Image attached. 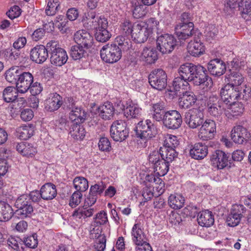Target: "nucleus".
<instances>
[{
    "instance_id": "obj_57",
    "label": "nucleus",
    "mask_w": 251,
    "mask_h": 251,
    "mask_svg": "<svg viewBox=\"0 0 251 251\" xmlns=\"http://www.w3.org/2000/svg\"><path fill=\"white\" fill-rule=\"evenodd\" d=\"M133 27V25L129 20H125L121 25V32L124 36L131 35Z\"/></svg>"
},
{
    "instance_id": "obj_20",
    "label": "nucleus",
    "mask_w": 251,
    "mask_h": 251,
    "mask_svg": "<svg viewBox=\"0 0 251 251\" xmlns=\"http://www.w3.org/2000/svg\"><path fill=\"white\" fill-rule=\"evenodd\" d=\"M74 39L77 45L85 49H90L93 46V36L85 30H80L76 32L74 35Z\"/></svg>"
},
{
    "instance_id": "obj_54",
    "label": "nucleus",
    "mask_w": 251,
    "mask_h": 251,
    "mask_svg": "<svg viewBox=\"0 0 251 251\" xmlns=\"http://www.w3.org/2000/svg\"><path fill=\"white\" fill-rule=\"evenodd\" d=\"M37 237V235L34 233L32 235L24 237L23 242L26 247L31 249H35L37 247L38 244Z\"/></svg>"
},
{
    "instance_id": "obj_38",
    "label": "nucleus",
    "mask_w": 251,
    "mask_h": 251,
    "mask_svg": "<svg viewBox=\"0 0 251 251\" xmlns=\"http://www.w3.org/2000/svg\"><path fill=\"white\" fill-rule=\"evenodd\" d=\"M231 105L230 111H226V115L228 118H237L240 116L244 111V106L241 102L235 103V101L233 103H228Z\"/></svg>"
},
{
    "instance_id": "obj_31",
    "label": "nucleus",
    "mask_w": 251,
    "mask_h": 251,
    "mask_svg": "<svg viewBox=\"0 0 251 251\" xmlns=\"http://www.w3.org/2000/svg\"><path fill=\"white\" fill-rule=\"evenodd\" d=\"M182 97L179 99L178 104L182 108H188L194 105L196 101L197 98L194 94L191 92L186 91L182 92Z\"/></svg>"
},
{
    "instance_id": "obj_27",
    "label": "nucleus",
    "mask_w": 251,
    "mask_h": 251,
    "mask_svg": "<svg viewBox=\"0 0 251 251\" xmlns=\"http://www.w3.org/2000/svg\"><path fill=\"white\" fill-rule=\"evenodd\" d=\"M133 16L136 19L144 17L148 12V7L141 0H132L131 1Z\"/></svg>"
},
{
    "instance_id": "obj_11",
    "label": "nucleus",
    "mask_w": 251,
    "mask_h": 251,
    "mask_svg": "<svg viewBox=\"0 0 251 251\" xmlns=\"http://www.w3.org/2000/svg\"><path fill=\"white\" fill-rule=\"evenodd\" d=\"M136 128L137 135H141V137L150 139L154 137L158 132L156 126L149 119L144 122L140 121L137 124Z\"/></svg>"
},
{
    "instance_id": "obj_41",
    "label": "nucleus",
    "mask_w": 251,
    "mask_h": 251,
    "mask_svg": "<svg viewBox=\"0 0 251 251\" xmlns=\"http://www.w3.org/2000/svg\"><path fill=\"white\" fill-rule=\"evenodd\" d=\"M185 202V198L181 195L172 194L168 198L169 206L174 209H180Z\"/></svg>"
},
{
    "instance_id": "obj_49",
    "label": "nucleus",
    "mask_w": 251,
    "mask_h": 251,
    "mask_svg": "<svg viewBox=\"0 0 251 251\" xmlns=\"http://www.w3.org/2000/svg\"><path fill=\"white\" fill-rule=\"evenodd\" d=\"M10 114L11 115H17L23 107L25 106L26 103L25 100L23 98H20L11 102Z\"/></svg>"
},
{
    "instance_id": "obj_10",
    "label": "nucleus",
    "mask_w": 251,
    "mask_h": 251,
    "mask_svg": "<svg viewBox=\"0 0 251 251\" xmlns=\"http://www.w3.org/2000/svg\"><path fill=\"white\" fill-rule=\"evenodd\" d=\"M184 121L191 128H196L204 122L203 112L197 108L190 109L185 112Z\"/></svg>"
},
{
    "instance_id": "obj_46",
    "label": "nucleus",
    "mask_w": 251,
    "mask_h": 251,
    "mask_svg": "<svg viewBox=\"0 0 251 251\" xmlns=\"http://www.w3.org/2000/svg\"><path fill=\"white\" fill-rule=\"evenodd\" d=\"M19 93L16 87L8 86L3 91L2 97L3 100L6 102H11L16 100Z\"/></svg>"
},
{
    "instance_id": "obj_63",
    "label": "nucleus",
    "mask_w": 251,
    "mask_h": 251,
    "mask_svg": "<svg viewBox=\"0 0 251 251\" xmlns=\"http://www.w3.org/2000/svg\"><path fill=\"white\" fill-rule=\"evenodd\" d=\"M108 222L107 214L103 211H100L97 214L95 218V221L92 224H95L96 225L104 224Z\"/></svg>"
},
{
    "instance_id": "obj_7",
    "label": "nucleus",
    "mask_w": 251,
    "mask_h": 251,
    "mask_svg": "<svg viewBox=\"0 0 251 251\" xmlns=\"http://www.w3.org/2000/svg\"><path fill=\"white\" fill-rule=\"evenodd\" d=\"M149 82L152 88L161 91L167 86V74L161 69H155L149 75Z\"/></svg>"
},
{
    "instance_id": "obj_24",
    "label": "nucleus",
    "mask_w": 251,
    "mask_h": 251,
    "mask_svg": "<svg viewBox=\"0 0 251 251\" xmlns=\"http://www.w3.org/2000/svg\"><path fill=\"white\" fill-rule=\"evenodd\" d=\"M208 153V147L202 143L195 144L189 151L190 156L193 159L201 160L206 156Z\"/></svg>"
},
{
    "instance_id": "obj_28",
    "label": "nucleus",
    "mask_w": 251,
    "mask_h": 251,
    "mask_svg": "<svg viewBox=\"0 0 251 251\" xmlns=\"http://www.w3.org/2000/svg\"><path fill=\"white\" fill-rule=\"evenodd\" d=\"M197 220L199 224L202 226L209 227L214 223V216L208 210L199 212Z\"/></svg>"
},
{
    "instance_id": "obj_48",
    "label": "nucleus",
    "mask_w": 251,
    "mask_h": 251,
    "mask_svg": "<svg viewBox=\"0 0 251 251\" xmlns=\"http://www.w3.org/2000/svg\"><path fill=\"white\" fill-rule=\"evenodd\" d=\"M73 184L76 191L82 192L88 188V181L86 178L82 176H76L73 180Z\"/></svg>"
},
{
    "instance_id": "obj_43",
    "label": "nucleus",
    "mask_w": 251,
    "mask_h": 251,
    "mask_svg": "<svg viewBox=\"0 0 251 251\" xmlns=\"http://www.w3.org/2000/svg\"><path fill=\"white\" fill-rule=\"evenodd\" d=\"M230 79V82L226 84L224 87L230 85L231 88H235L244 84L245 78L241 72H234L233 71L231 74Z\"/></svg>"
},
{
    "instance_id": "obj_36",
    "label": "nucleus",
    "mask_w": 251,
    "mask_h": 251,
    "mask_svg": "<svg viewBox=\"0 0 251 251\" xmlns=\"http://www.w3.org/2000/svg\"><path fill=\"white\" fill-rule=\"evenodd\" d=\"M142 109L137 104L131 102L127 103L124 109V115L127 118H138L141 115Z\"/></svg>"
},
{
    "instance_id": "obj_34",
    "label": "nucleus",
    "mask_w": 251,
    "mask_h": 251,
    "mask_svg": "<svg viewBox=\"0 0 251 251\" xmlns=\"http://www.w3.org/2000/svg\"><path fill=\"white\" fill-rule=\"evenodd\" d=\"M151 108L153 111L152 114L153 119L157 122L163 121L167 112L165 109V103L161 101L152 104Z\"/></svg>"
},
{
    "instance_id": "obj_29",
    "label": "nucleus",
    "mask_w": 251,
    "mask_h": 251,
    "mask_svg": "<svg viewBox=\"0 0 251 251\" xmlns=\"http://www.w3.org/2000/svg\"><path fill=\"white\" fill-rule=\"evenodd\" d=\"M40 191L42 196V199L44 200H51L57 195L56 186L51 183H45L41 187Z\"/></svg>"
},
{
    "instance_id": "obj_64",
    "label": "nucleus",
    "mask_w": 251,
    "mask_h": 251,
    "mask_svg": "<svg viewBox=\"0 0 251 251\" xmlns=\"http://www.w3.org/2000/svg\"><path fill=\"white\" fill-rule=\"evenodd\" d=\"M6 15L11 20L19 17L21 14V9L19 6L14 5L6 12Z\"/></svg>"
},
{
    "instance_id": "obj_12",
    "label": "nucleus",
    "mask_w": 251,
    "mask_h": 251,
    "mask_svg": "<svg viewBox=\"0 0 251 251\" xmlns=\"http://www.w3.org/2000/svg\"><path fill=\"white\" fill-rule=\"evenodd\" d=\"M128 129L121 120L116 121L111 126V138L115 141L125 140L128 137Z\"/></svg>"
},
{
    "instance_id": "obj_19",
    "label": "nucleus",
    "mask_w": 251,
    "mask_h": 251,
    "mask_svg": "<svg viewBox=\"0 0 251 251\" xmlns=\"http://www.w3.org/2000/svg\"><path fill=\"white\" fill-rule=\"evenodd\" d=\"M16 87L20 93L24 94L29 90L33 82V76L29 72H21Z\"/></svg>"
},
{
    "instance_id": "obj_52",
    "label": "nucleus",
    "mask_w": 251,
    "mask_h": 251,
    "mask_svg": "<svg viewBox=\"0 0 251 251\" xmlns=\"http://www.w3.org/2000/svg\"><path fill=\"white\" fill-rule=\"evenodd\" d=\"M58 0H49L46 9V13L48 16H53L58 10L59 6Z\"/></svg>"
},
{
    "instance_id": "obj_18",
    "label": "nucleus",
    "mask_w": 251,
    "mask_h": 251,
    "mask_svg": "<svg viewBox=\"0 0 251 251\" xmlns=\"http://www.w3.org/2000/svg\"><path fill=\"white\" fill-rule=\"evenodd\" d=\"M47 47L42 45H37L32 48L30 51V57L32 61L38 64L44 63L49 56Z\"/></svg>"
},
{
    "instance_id": "obj_53",
    "label": "nucleus",
    "mask_w": 251,
    "mask_h": 251,
    "mask_svg": "<svg viewBox=\"0 0 251 251\" xmlns=\"http://www.w3.org/2000/svg\"><path fill=\"white\" fill-rule=\"evenodd\" d=\"M242 17L246 21L251 20V1H246L240 6Z\"/></svg>"
},
{
    "instance_id": "obj_44",
    "label": "nucleus",
    "mask_w": 251,
    "mask_h": 251,
    "mask_svg": "<svg viewBox=\"0 0 251 251\" xmlns=\"http://www.w3.org/2000/svg\"><path fill=\"white\" fill-rule=\"evenodd\" d=\"M21 72L22 70L18 67L10 68L5 73L6 80L10 83L16 84Z\"/></svg>"
},
{
    "instance_id": "obj_13",
    "label": "nucleus",
    "mask_w": 251,
    "mask_h": 251,
    "mask_svg": "<svg viewBox=\"0 0 251 251\" xmlns=\"http://www.w3.org/2000/svg\"><path fill=\"white\" fill-rule=\"evenodd\" d=\"M193 23L188 24H176L175 26V33L180 41H185L192 36L194 37L201 35L198 31L194 29Z\"/></svg>"
},
{
    "instance_id": "obj_39",
    "label": "nucleus",
    "mask_w": 251,
    "mask_h": 251,
    "mask_svg": "<svg viewBox=\"0 0 251 251\" xmlns=\"http://www.w3.org/2000/svg\"><path fill=\"white\" fill-rule=\"evenodd\" d=\"M158 152L163 160H165V161L169 163L172 162L177 156V152L173 148L163 146L160 147Z\"/></svg>"
},
{
    "instance_id": "obj_51",
    "label": "nucleus",
    "mask_w": 251,
    "mask_h": 251,
    "mask_svg": "<svg viewBox=\"0 0 251 251\" xmlns=\"http://www.w3.org/2000/svg\"><path fill=\"white\" fill-rule=\"evenodd\" d=\"M15 205L17 209H22L24 208L32 205L31 202L27 195H22L16 200Z\"/></svg>"
},
{
    "instance_id": "obj_26",
    "label": "nucleus",
    "mask_w": 251,
    "mask_h": 251,
    "mask_svg": "<svg viewBox=\"0 0 251 251\" xmlns=\"http://www.w3.org/2000/svg\"><path fill=\"white\" fill-rule=\"evenodd\" d=\"M62 104V97L57 93H53L46 100L45 109L48 111L53 112L59 109Z\"/></svg>"
},
{
    "instance_id": "obj_17",
    "label": "nucleus",
    "mask_w": 251,
    "mask_h": 251,
    "mask_svg": "<svg viewBox=\"0 0 251 251\" xmlns=\"http://www.w3.org/2000/svg\"><path fill=\"white\" fill-rule=\"evenodd\" d=\"M151 33V31L147 29L146 24L141 22L133 25L131 36L135 42L141 43L148 39Z\"/></svg>"
},
{
    "instance_id": "obj_42",
    "label": "nucleus",
    "mask_w": 251,
    "mask_h": 251,
    "mask_svg": "<svg viewBox=\"0 0 251 251\" xmlns=\"http://www.w3.org/2000/svg\"><path fill=\"white\" fill-rule=\"evenodd\" d=\"M84 49L83 47H81L77 44V45L73 46L71 47L70 51L71 57L74 60L86 58L88 56V53Z\"/></svg>"
},
{
    "instance_id": "obj_32",
    "label": "nucleus",
    "mask_w": 251,
    "mask_h": 251,
    "mask_svg": "<svg viewBox=\"0 0 251 251\" xmlns=\"http://www.w3.org/2000/svg\"><path fill=\"white\" fill-rule=\"evenodd\" d=\"M131 236L132 242L135 246L142 245V243L146 242L145 235L139 224H135L133 226Z\"/></svg>"
},
{
    "instance_id": "obj_8",
    "label": "nucleus",
    "mask_w": 251,
    "mask_h": 251,
    "mask_svg": "<svg viewBox=\"0 0 251 251\" xmlns=\"http://www.w3.org/2000/svg\"><path fill=\"white\" fill-rule=\"evenodd\" d=\"M176 39L174 36L164 34L158 37L156 47L162 54H168L173 51L176 46Z\"/></svg>"
},
{
    "instance_id": "obj_25",
    "label": "nucleus",
    "mask_w": 251,
    "mask_h": 251,
    "mask_svg": "<svg viewBox=\"0 0 251 251\" xmlns=\"http://www.w3.org/2000/svg\"><path fill=\"white\" fill-rule=\"evenodd\" d=\"M187 49L188 52L192 56L198 57L203 53L204 48L203 43L199 39V35L194 37V40L189 42Z\"/></svg>"
},
{
    "instance_id": "obj_22",
    "label": "nucleus",
    "mask_w": 251,
    "mask_h": 251,
    "mask_svg": "<svg viewBox=\"0 0 251 251\" xmlns=\"http://www.w3.org/2000/svg\"><path fill=\"white\" fill-rule=\"evenodd\" d=\"M207 68L209 73L216 76H221L226 70L225 63L218 58L210 60L207 64Z\"/></svg>"
},
{
    "instance_id": "obj_37",
    "label": "nucleus",
    "mask_w": 251,
    "mask_h": 251,
    "mask_svg": "<svg viewBox=\"0 0 251 251\" xmlns=\"http://www.w3.org/2000/svg\"><path fill=\"white\" fill-rule=\"evenodd\" d=\"M99 18L96 17V14L94 12H88L85 14L82 20L84 26L87 28L97 27L99 25Z\"/></svg>"
},
{
    "instance_id": "obj_50",
    "label": "nucleus",
    "mask_w": 251,
    "mask_h": 251,
    "mask_svg": "<svg viewBox=\"0 0 251 251\" xmlns=\"http://www.w3.org/2000/svg\"><path fill=\"white\" fill-rule=\"evenodd\" d=\"M111 108L113 112L112 114L118 115L124 111L125 106L120 99L113 98L111 101Z\"/></svg>"
},
{
    "instance_id": "obj_21",
    "label": "nucleus",
    "mask_w": 251,
    "mask_h": 251,
    "mask_svg": "<svg viewBox=\"0 0 251 251\" xmlns=\"http://www.w3.org/2000/svg\"><path fill=\"white\" fill-rule=\"evenodd\" d=\"M229 155L222 151L216 150L211 157V164L218 169H223L227 166Z\"/></svg>"
},
{
    "instance_id": "obj_6",
    "label": "nucleus",
    "mask_w": 251,
    "mask_h": 251,
    "mask_svg": "<svg viewBox=\"0 0 251 251\" xmlns=\"http://www.w3.org/2000/svg\"><path fill=\"white\" fill-rule=\"evenodd\" d=\"M149 161L154 172L159 176H164L169 171L170 163L163 160L158 151L150 153Z\"/></svg>"
},
{
    "instance_id": "obj_62",
    "label": "nucleus",
    "mask_w": 251,
    "mask_h": 251,
    "mask_svg": "<svg viewBox=\"0 0 251 251\" xmlns=\"http://www.w3.org/2000/svg\"><path fill=\"white\" fill-rule=\"evenodd\" d=\"M82 197V195L81 192L76 191L72 195L70 200V206L72 207H75L78 205L81 201Z\"/></svg>"
},
{
    "instance_id": "obj_33",
    "label": "nucleus",
    "mask_w": 251,
    "mask_h": 251,
    "mask_svg": "<svg viewBox=\"0 0 251 251\" xmlns=\"http://www.w3.org/2000/svg\"><path fill=\"white\" fill-rule=\"evenodd\" d=\"M69 118L71 122L82 124L86 118V113L80 106H78L74 109L70 110Z\"/></svg>"
},
{
    "instance_id": "obj_60",
    "label": "nucleus",
    "mask_w": 251,
    "mask_h": 251,
    "mask_svg": "<svg viewBox=\"0 0 251 251\" xmlns=\"http://www.w3.org/2000/svg\"><path fill=\"white\" fill-rule=\"evenodd\" d=\"M178 145V141L176 136L173 135H168L164 141L163 146L175 149Z\"/></svg>"
},
{
    "instance_id": "obj_61",
    "label": "nucleus",
    "mask_w": 251,
    "mask_h": 251,
    "mask_svg": "<svg viewBox=\"0 0 251 251\" xmlns=\"http://www.w3.org/2000/svg\"><path fill=\"white\" fill-rule=\"evenodd\" d=\"M246 211V208L243 204H235L232 205L230 212L241 219L243 216V214L245 213Z\"/></svg>"
},
{
    "instance_id": "obj_15",
    "label": "nucleus",
    "mask_w": 251,
    "mask_h": 251,
    "mask_svg": "<svg viewBox=\"0 0 251 251\" xmlns=\"http://www.w3.org/2000/svg\"><path fill=\"white\" fill-rule=\"evenodd\" d=\"M216 132V125L213 120H206L202 124L198 133L199 138L203 141L212 139Z\"/></svg>"
},
{
    "instance_id": "obj_58",
    "label": "nucleus",
    "mask_w": 251,
    "mask_h": 251,
    "mask_svg": "<svg viewBox=\"0 0 251 251\" xmlns=\"http://www.w3.org/2000/svg\"><path fill=\"white\" fill-rule=\"evenodd\" d=\"M122 50L119 47L111 45V63L117 62L122 56Z\"/></svg>"
},
{
    "instance_id": "obj_59",
    "label": "nucleus",
    "mask_w": 251,
    "mask_h": 251,
    "mask_svg": "<svg viewBox=\"0 0 251 251\" xmlns=\"http://www.w3.org/2000/svg\"><path fill=\"white\" fill-rule=\"evenodd\" d=\"M105 188V182L102 181L100 183L92 185L90 187L89 192L96 195L98 197V195H100Z\"/></svg>"
},
{
    "instance_id": "obj_9",
    "label": "nucleus",
    "mask_w": 251,
    "mask_h": 251,
    "mask_svg": "<svg viewBox=\"0 0 251 251\" xmlns=\"http://www.w3.org/2000/svg\"><path fill=\"white\" fill-rule=\"evenodd\" d=\"M60 128L67 129L69 127V134L75 140H82L85 136L86 131L81 124L67 121L65 119L61 118L59 120Z\"/></svg>"
},
{
    "instance_id": "obj_47",
    "label": "nucleus",
    "mask_w": 251,
    "mask_h": 251,
    "mask_svg": "<svg viewBox=\"0 0 251 251\" xmlns=\"http://www.w3.org/2000/svg\"><path fill=\"white\" fill-rule=\"evenodd\" d=\"M33 126H23L18 127L16 129V136L22 140H26L33 135Z\"/></svg>"
},
{
    "instance_id": "obj_5",
    "label": "nucleus",
    "mask_w": 251,
    "mask_h": 251,
    "mask_svg": "<svg viewBox=\"0 0 251 251\" xmlns=\"http://www.w3.org/2000/svg\"><path fill=\"white\" fill-rule=\"evenodd\" d=\"M97 199L98 198L96 195L89 192V194L85 200L84 206L82 207L78 208L74 211L72 214L74 218L75 219H84L92 216L95 212V209L94 208H91V206L95 204Z\"/></svg>"
},
{
    "instance_id": "obj_4",
    "label": "nucleus",
    "mask_w": 251,
    "mask_h": 251,
    "mask_svg": "<svg viewBox=\"0 0 251 251\" xmlns=\"http://www.w3.org/2000/svg\"><path fill=\"white\" fill-rule=\"evenodd\" d=\"M225 100L221 97L212 94L206 101V106L209 115L218 119H221L222 115L226 112Z\"/></svg>"
},
{
    "instance_id": "obj_56",
    "label": "nucleus",
    "mask_w": 251,
    "mask_h": 251,
    "mask_svg": "<svg viewBox=\"0 0 251 251\" xmlns=\"http://www.w3.org/2000/svg\"><path fill=\"white\" fill-rule=\"evenodd\" d=\"M33 212V208L32 205H28V206L22 209H17L15 213L19 218L25 219L30 217Z\"/></svg>"
},
{
    "instance_id": "obj_40",
    "label": "nucleus",
    "mask_w": 251,
    "mask_h": 251,
    "mask_svg": "<svg viewBox=\"0 0 251 251\" xmlns=\"http://www.w3.org/2000/svg\"><path fill=\"white\" fill-rule=\"evenodd\" d=\"M13 215V210L7 203L0 201V221H6Z\"/></svg>"
},
{
    "instance_id": "obj_16",
    "label": "nucleus",
    "mask_w": 251,
    "mask_h": 251,
    "mask_svg": "<svg viewBox=\"0 0 251 251\" xmlns=\"http://www.w3.org/2000/svg\"><path fill=\"white\" fill-rule=\"evenodd\" d=\"M162 121L167 128L176 129L180 126L182 119L179 112L174 110L167 111Z\"/></svg>"
},
{
    "instance_id": "obj_14",
    "label": "nucleus",
    "mask_w": 251,
    "mask_h": 251,
    "mask_svg": "<svg viewBox=\"0 0 251 251\" xmlns=\"http://www.w3.org/2000/svg\"><path fill=\"white\" fill-rule=\"evenodd\" d=\"M90 237L95 239L94 247L96 249L103 251L105 248L106 238L104 234H101V228L99 225L91 224L90 227Z\"/></svg>"
},
{
    "instance_id": "obj_55",
    "label": "nucleus",
    "mask_w": 251,
    "mask_h": 251,
    "mask_svg": "<svg viewBox=\"0 0 251 251\" xmlns=\"http://www.w3.org/2000/svg\"><path fill=\"white\" fill-rule=\"evenodd\" d=\"M67 19L68 18L65 16L63 15H59L56 17L55 21V24L62 32H66L67 29L68 28V21Z\"/></svg>"
},
{
    "instance_id": "obj_2",
    "label": "nucleus",
    "mask_w": 251,
    "mask_h": 251,
    "mask_svg": "<svg viewBox=\"0 0 251 251\" xmlns=\"http://www.w3.org/2000/svg\"><path fill=\"white\" fill-rule=\"evenodd\" d=\"M220 95L226 104L238 100L246 101L251 97V88L245 84L235 88H231L230 85H227L221 89Z\"/></svg>"
},
{
    "instance_id": "obj_23",
    "label": "nucleus",
    "mask_w": 251,
    "mask_h": 251,
    "mask_svg": "<svg viewBox=\"0 0 251 251\" xmlns=\"http://www.w3.org/2000/svg\"><path fill=\"white\" fill-rule=\"evenodd\" d=\"M230 136L233 142L239 144H242L245 141L247 140L249 133L246 128L238 125L232 128Z\"/></svg>"
},
{
    "instance_id": "obj_3",
    "label": "nucleus",
    "mask_w": 251,
    "mask_h": 251,
    "mask_svg": "<svg viewBox=\"0 0 251 251\" xmlns=\"http://www.w3.org/2000/svg\"><path fill=\"white\" fill-rule=\"evenodd\" d=\"M47 47L52 64L60 67L66 63L68 58L66 51L60 47L57 41H50L47 43Z\"/></svg>"
},
{
    "instance_id": "obj_45",
    "label": "nucleus",
    "mask_w": 251,
    "mask_h": 251,
    "mask_svg": "<svg viewBox=\"0 0 251 251\" xmlns=\"http://www.w3.org/2000/svg\"><path fill=\"white\" fill-rule=\"evenodd\" d=\"M101 29L96 33L95 37L98 41L105 42L110 38L109 32L106 29L108 25V22L104 20L103 21H101Z\"/></svg>"
},
{
    "instance_id": "obj_35",
    "label": "nucleus",
    "mask_w": 251,
    "mask_h": 251,
    "mask_svg": "<svg viewBox=\"0 0 251 251\" xmlns=\"http://www.w3.org/2000/svg\"><path fill=\"white\" fill-rule=\"evenodd\" d=\"M141 57L148 64L154 63L158 59V52L154 48L146 47L142 51Z\"/></svg>"
},
{
    "instance_id": "obj_30",
    "label": "nucleus",
    "mask_w": 251,
    "mask_h": 251,
    "mask_svg": "<svg viewBox=\"0 0 251 251\" xmlns=\"http://www.w3.org/2000/svg\"><path fill=\"white\" fill-rule=\"evenodd\" d=\"M21 51L13 48H8L1 50L0 51V55L4 59L10 63H15L19 58Z\"/></svg>"
},
{
    "instance_id": "obj_1",
    "label": "nucleus",
    "mask_w": 251,
    "mask_h": 251,
    "mask_svg": "<svg viewBox=\"0 0 251 251\" xmlns=\"http://www.w3.org/2000/svg\"><path fill=\"white\" fill-rule=\"evenodd\" d=\"M179 76L174 79L173 86L176 92L187 91L189 89V82H192L197 86L204 84L207 87L213 85L212 78L208 76L207 69L201 65L185 63L180 66L178 69Z\"/></svg>"
}]
</instances>
